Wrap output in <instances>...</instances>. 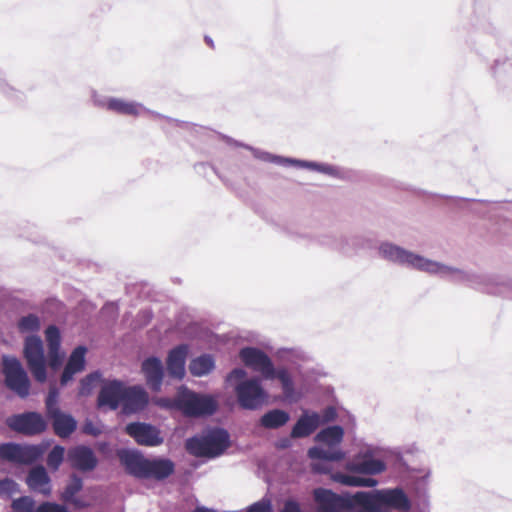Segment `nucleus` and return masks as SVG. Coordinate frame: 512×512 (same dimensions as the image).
I'll list each match as a JSON object with an SVG mask.
<instances>
[{"label": "nucleus", "mask_w": 512, "mask_h": 512, "mask_svg": "<svg viewBox=\"0 0 512 512\" xmlns=\"http://www.w3.org/2000/svg\"><path fill=\"white\" fill-rule=\"evenodd\" d=\"M181 342L167 352H199L204 349H234L235 352H297L294 348H275L266 336L248 330L216 334L196 322L176 325Z\"/></svg>", "instance_id": "f257e3e1"}, {"label": "nucleus", "mask_w": 512, "mask_h": 512, "mask_svg": "<svg viewBox=\"0 0 512 512\" xmlns=\"http://www.w3.org/2000/svg\"><path fill=\"white\" fill-rule=\"evenodd\" d=\"M432 275L483 293L512 298V280L502 275L460 269L438 261H435Z\"/></svg>", "instance_id": "f03ea898"}, {"label": "nucleus", "mask_w": 512, "mask_h": 512, "mask_svg": "<svg viewBox=\"0 0 512 512\" xmlns=\"http://www.w3.org/2000/svg\"><path fill=\"white\" fill-rule=\"evenodd\" d=\"M225 383L232 388L236 404L247 411H257L269 404V392L259 377H248L245 369L233 368L225 377Z\"/></svg>", "instance_id": "7ed1b4c3"}, {"label": "nucleus", "mask_w": 512, "mask_h": 512, "mask_svg": "<svg viewBox=\"0 0 512 512\" xmlns=\"http://www.w3.org/2000/svg\"><path fill=\"white\" fill-rule=\"evenodd\" d=\"M230 445V434L222 427L209 428L202 435L192 436L185 442L189 454L210 459L223 455Z\"/></svg>", "instance_id": "20e7f679"}, {"label": "nucleus", "mask_w": 512, "mask_h": 512, "mask_svg": "<svg viewBox=\"0 0 512 512\" xmlns=\"http://www.w3.org/2000/svg\"><path fill=\"white\" fill-rule=\"evenodd\" d=\"M245 366L260 374L262 380L278 379L285 399L295 400L294 381L284 367H276L269 354H239Z\"/></svg>", "instance_id": "39448f33"}, {"label": "nucleus", "mask_w": 512, "mask_h": 512, "mask_svg": "<svg viewBox=\"0 0 512 512\" xmlns=\"http://www.w3.org/2000/svg\"><path fill=\"white\" fill-rule=\"evenodd\" d=\"M379 256L395 265L413 269L432 275L435 261L413 251L407 250L389 241H383L378 246Z\"/></svg>", "instance_id": "423d86ee"}, {"label": "nucleus", "mask_w": 512, "mask_h": 512, "mask_svg": "<svg viewBox=\"0 0 512 512\" xmlns=\"http://www.w3.org/2000/svg\"><path fill=\"white\" fill-rule=\"evenodd\" d=\"M386 458L387 451L384 448L367 445L346 463V470L356 474L379 475L387 469Z\"/></svg>", "instance_id": "0eeeda50"}, {"label": "nucleus", "mask_w": 512, "mask_h": 512, "mask_svg": "<svg viewBox=\"0 0 512 512\" xmlns=\"http://www.w3.org/2000/svg\"><path fill=\"white\" fill-rule=\"evenodd\" d=\"M313 500L318 512H357L361 502V491L354 494H337L330 489L319 487L313 490Z\"/></svg>", "instance_id": "6e6552de"}, {"label": "nucleus", "mask_w": 512, "mask_h": 512, "mask_svg": "<svg viewBox=\"0 0 512 512\" xmlns=\"http://www.w3.org/2000/svg\"><path fill=\"white\" fill-rule=\"evenodd\" d=\"M361 500L371 501L375 506L386 511L408 512L412 507L411 499L400 486L361 491Z\"/></svg>", "instance_id": "1a4fd4ad"}, {"label": "nucleus", "mask_w": 512, "mask_h": 512, "mask_svg": "<svg viewBox=\"0 0 512 512\" xmlns=\"http://www.w3.org/2000/svg\"><path fill=\"white\" fill-rule=\"evenodd\" d=\"M181 412L192 418H205L214 415L219 409L217 398L212 394L197 393L182 387Z\"/></svg>", "instance_id": "9d476101"}, {"label": "nucleus", "mask_w": 512, "mask_h": 512, "mask_svg": "<svg viewBox=\"0 0 512 512\" xmlns=\"http://www.w3.org/2000/svg\"><path fill=\"white\" fill-rule=\"evenodd\" d=\"M2 372L5 386L15 392L19 397L29 395L30 380L21 362L15 357L3 354Z\"/></svg>", "instance_id": "9b49d317"}, {"label": "nucleus", "mask_w": 512, "mask_h": 512, "mask_svg": "<svg viewBox=\"0 0 512 512\" xmlns=\"http://www.w3.org/2000/svg\"><path fill=\"white\" fill-rule=\"evenodd\" d=\"M44 454V448L37 444L21 445L15 442L0 444V459L3 461L31 465L38 461Z\"/></svg>", "instance_id": "f8f14e48"}, {"label": "nucleus", "mask_w": 512, "mask_h": 512, "mask_svg": "<svg viewBox=\"0 0 512 512\" xmlns=\"http://www.w3.org/2000/svg\"><path fill=\"white\" fill-rule=\"evenodd\" d=\"M6 423L12 431L29 437L40 435L48 428L47 419L37 411L14 414Z\"/></svg>", "instance_id": "ddd939ff"}, {"label": "nucleus", "mask_w": 512, "mask_h": 512, "mask_svg": "<svg viewBox=\"0 0 512 512\" xmlns=\"http://www.w3.org/2000/svg\"><path fill=\"white\" fill-rule=\"evenodd\" d=\"M124 432L141 446L157 447L164 442L160 429L151 423L130 422L126 424Z\"/></svg>", "instance_id": "4468645a"}, {"label": "nucleus", "mask_w": 512, "mask_h": 512, "mask_svg": "<svg viewBox=\"0 0 512 512\" xmlns=\"http://www.w3.org/2000/svg\"><path fill=\"white\" fill-rule=\"evenodd\" d=\"M66 461L72 469L82 473L94 471L99 464L94 450L84 444L69 448L66 453Z\"/></svg>", "instance_id": "2eb2a0df"}, {"label": "nucleus", "mask_w": 512, "mask_h": 512, "mask_svg": "<svg viewBox=\"0 0 512 512\" xmlns=\"http://www.w3.org/2000/svg\"><path fill=\"white\" fill-rule=\"evenodd\" d=\"M125 390L126 385L122 380H103L97 396V407L117 410L122 405Z\"/></svg>", "instance_id": "dca6fc26"}, {"label": "nucleus", "mask_w": 512, "mask_h": 512, "mask_svg": "<svg viewBox=\"0 0 512 512\" xmlns=\"http://www.w3.org/2000/svg\"><path fill=\"white\" fill-rule=\"evenodd\" d=\"M307 455L312 460H318L311 464V470L315 474L334 473L329 462H339L345 459V452L341 449L326 450L321 446H312L308 449Z\"/></svg>", "instance_id": "f3484780"}, {"label": "nucleus", "mask_w": 512, "mask_h": 512, "mask_svg": "<svg viewBox=\"0 0 512 512\" xmlns=\"http://www.w3.org/2000/svg\"><path fill=\"white\" fill-rule=\"evenodd\" d=\"M116 455L128 475L143 480L148 458L140 450L121 448L117 450Z\"/></svg>", "instance_id": "a211bd4d"}, {"label": "nucleus", "mask_w": 512, "mask_h": 512, "mask_svg": "<svg viewBox=\"0 0 512 512\" xmlns=\"http://www.w3.org/2000/svg\"><path fill=\"white\" fill-rule=\"evenodd\" d=\"M149 402V394L141 385L126 386L122 412L125 415L140 413L148 407Z\"/></svg>", "instance_id": "6ab92c4d"}, {"label": "nucleus", "mask_w": 512, "mask_h": 512, "mask_svg": "<svg viewBox=\"0 0 512 512\" xmlns=\"http://www.w3.org/2000/svg\"><path fill=\"white\" fill-rule=\"evenodd\" d=\"M175 472L174 462L166 457L148 458L143 480L163 481Z\"/></svg>", "instance_id": "aec40b11"}, {"label": "nucleus", "mask_w": 512, "mask_h": 512, "mask_svg": "<svg viewBox=\"0 0 512 512\" xmlns=\"http://www.w3.org/2000/svg\"><path fill=\"white\" fill-rule=\"evenodd\" d=\"M320 427L319 413L303 410L290 431L292 439H302L312 435Z\"/></svg>", "instance_id": "412c9836"}, {"label": "nucleus", "mask_w": 512, "mask_h": 512, "mask_svg": "<svg viewBox=\"0 0 512 512\" xmlns=\"http://www.w3.org/2000/svg\"><path fill=\"white\" fill-rule=\"evenodd\" d=\"M50 422L52 430L56 436L62 439L69 438L77 429V420L70 413L62 410L54 411L53 414L46 416Z\"/></svg>", "instance_id": "4be33fe9"}, {"label": "nucleus", "mask_w": 512, "mask_h": 512, "mask_svg": "<svg viewBox=\"0 0 512 512\" xmlns=\"http://www.w3.org/2000/svg\"><path fill=\"white\" fill-rule=\"evenodd\" d=\"M146 383L154 391H160L164 377V367L161 360L156 356L147 358L142 364Z\"/></svg>", "instance_id": "5701e85b"}, {"label": "nucleus", "mask_w": 512, "mask_h": 512, "mask_svg": "<svg viewBox=\"0 0 512 512\" xmlns=\"http://www.w3.org/2000/svg\"><path fill=\"white\" fill-rule=\"evenodd\" d=\"M331 479L337 483L351 486V487H375L378 481L371 477V475L351 473L348 470L336 471L331 475Z\"/></svg>", "instance_id": "b1692460"}, {"label": "nucleus", "mask_w": 512, "mask_h": 512, "mask_svg": "<svg viewBox=\"0 0 512 512\" xmlns=\"http://www.w3.org/2000/svg\"><path fill=\"white\" fill-rule=\"evenodd\" d=\"M51 478L42 465L32 468L26 476V484L31 490L40 491L44 495H50L51 487L49 486Z\"/></svg>", "instance_id": "393cba45"}, {"label": "nucleus", "mask_w": 512, "mask_h": 512, "mask_svg": "<svg viewBox=\"0 0 512 512\" xmlns=\"http://www.w3.org/2000/svg\"><path fill=\"white\" fill-rule=\"evenodd\" d=\"M339 253L346 257L357 255L360 251L371 248V241L359 235H339Z\"/></svg>", "instance_id": "a878e982"}, {"label": "nucleus", "mask_w": 512, "mask_h": 512, "mask_svg": "<svg viewBox=\"0 0 512 512\" xmlns=\"http://www.w3.org/2000/svg\"><path fill=\"white\" fill-rule=\"evenodd\" d=\"M288 233L295 239V240H306L309 243H315L320 246L327 247L329 249H332L334 251L339 252V235L330 234V233H324V234H318V235H310L307 233H299L294 231H288Z\"/></svg>", "instance_id": "bb28decb"}, {"label": "nucleus", "mask_w": 512, "mask_h": 512, "mask_svg": "<svg viewBox=\"0 0 512 512\" xmlns=\"http://www.w3.org/2000/svg\"><path fill=\"white\" fill-rule=\"evenodd\" d=\"M290 414L280 408H273L263 413L259 418V426L275 430L285 426L290 421Z\"/></svg>", "instance_id": "cd10ccee"}, {"label": "nucleus", "mask_w": 512, "mask_h": 512, "mask_svg": "<svg viewBox=\"0 0 512 512\" xmlns=\"http://www.w3.org/2000/svg\"><path fill=\"white\" fill-rule=\"evenodd\" d=\"M344 437V429L340 425H331L321 429L314 437L318 443L325 444L328 450H335L334 447L339 445Z\"/></svg>", "instance_id": "c85d7f7f"}, {"label": "nucleus", "mask_w": 512, "mask_h": 512, "mask_svg": "<svg viewBox=\"0 0 512 512\" xmlns=\"http://www.w3.org/2000/svg\"><path fill=\"white\" fill-rule=\"evenodd\" d=\"M85 355L86 354H70V357L68 358L60 376L61 386H66L74 378L76 373H79L85 369Z\"/></svg>", "instance_id": "c756f323"}, {"label": "nucleus", "mask_w": 512, "mask_h": 512, "mask_svg": "<svg viewBox=\"0 0 512 512\" xmlns=\"http://www.w3.org/2000/svg\"><path fill=\"white\" fill-rule=\"evenodd\" d=\"M27 359L28 368L35 379L39 383L47 380V357L46 354H24Z\"/></svg>", "instance_id": "7c9ffc66"}, {"label": "nucleus", "mask_w": 512, "mask_h": 512, "mask_svg": "<svg viewBox=\"0 0 512 512\" xmlns=\"http://www.w3.org/2000/svg\"><path fill=\"white\" fill-rule=\"evenodd\" d=\"M222 138L225 140V142L228 145H233V146H236V147H241V148H244V149H247V150L251 151L253 156L256 159H258V160H261L263 162H268V163H274V164H277V165L281 166L282 156H280V155H275V154H272L270 152H267V151L255 148V147L250 146L248 144L239 142V141H237V140H235V139H233V138H231L229 136H226V135H222Z\"/></svg>", "instance_id": "2f4dec72"}, {"label": "nucleus", "mask_w": 512, "mask_h": 512, "mask_svg": "<svg viewBox=\"0 0 512 512\" xmlns=\"http://www.w3.org/2000/svg\"><path fill=\"white\" fill-rule=\"evenodd\" d=\"M141 109H143V105L141 103L126 101L121 98L113 97L110 98L108 102V110L120 115L137 116Z\"/></svg>", "instance_id": "473e14b6"}, {"label": "nucleus", "mask_w": 512, "mask_h": 512, "mask_svg": "<svg viewBox=\"0 0 512 512\" xmlns=\"http://www.w3.org/2000/svg\"><path fill=\"white\" fill-rule=\"evenodd\" d=\"M215 367V361L211 354H200L191 360L188 369L191 375L202 377L210 373Z\"/></svg>", "instance_id": "72a5a7b5"}, {"label": "nucleus", "mask_w": 512, "mask_h": 512, "mask_svg": "<svg viewBox=\"0 0 512 512\" xmlns=\"http://www.w3.org/2000/svg\"><path fill=\"white\" fill-rule=\"evenodd\" d=\"M188 354H168L166 361L168 375L181 380L185 376L186 356Z\"/></svg>", "instance_id": "f704fd0d"}, {"label": "nucleus", "mask_w": 512, "mask_h": 512, "mask_svg": "<svg viewBox=\"0 0 512 512\" xmlns=\"http://www.w3.org/2000/svg\"><path fill=\"white\" fill-rule=\"evenodd\" d=\"M47 352H61L62 334L59 327L49 324L44 330Z\"/></svg>", "instance_id": "c9c22d12"}, {"label": "nucleus", "mask_w": 512, "mask_h": 512, "mask_svg": "<svg viewBox=\"0 0 512 512\" xmlns=\"http://www.w3.org/2000/svg\"><path fill=\"white\" fill-rule=\"evenodd\" d=\"M83 486V479L77 473H71L63 491L60 493V499L62 501L71 499L83 489Z\"/></svg>", "instance_id": "e433bc0d"}, {"label": "nucleus", "mask_w": 512, "mask_h": 512, "mask_svg": "<svg viewBox=\"0 0 512 512\" xmlns=\"http://www.w3.org/2000/svg\"><path fill=\"white\" fill-rule=\"evenodd\" d=\"M65 459V448L62 445L56 444L48 452L46 457V464L52 471H58L61 464Z\"/></svg>", "instance_id": "4c0bfd02"}, {"label": "nucleus", "mask_w": 512, "mask_h": 512, "mask_svg": "<svg viewBox=\"0 0 512 512\" xmlns=\"http://www.w3.org/2000/svg\"><path fill=\"white\" fill-rule=\"evenodd\" d=\"M40 328V318L34 313H29L25 316H22L18 320V329L20 330V332H30L32 334H35L40 330Z\"/></svg>", "instance_id": "58836bf2"}, {"label": "nucleus", "mask_w": 512, "mask_h": 512, "mask_svg": "<svg viewBox=\"0 0 512 512\" xmlns=\"http://www.w3.org/2000/svg\"><path fill=\"white\" fill-rule=\"evenodd\" d=\"M101 380H102V373L99 370H95V371L87 374L80 381L79 395L80 396L90 395L95 387V384Z\"/></svg>", "instance_id": "ea45409f"}, {"label": "nucleus", "mask_w": 512, "mask_h": 512, "mask_svg": "<svg viewBox=\"0 0 512 512\" xmlns=\"http://www.w3.org/2000/svg\"><path fill=\"white\" fill-rule=\"evenodd\" d=\"M14 512H36V502L31 496H20L11 503Z\"/></svg>", "instance_id": "a19ab883"}, {"label": "nucleus", "mask_w": 512, "mask_h": 512, "mask_svg": "<svg viewBox=\"0 0 512 512\" xmlns=\"http://www.w3.org/2000/svg\"><path fill=\"white\" fill-rule=\"evenodd\" d=\"M22 352H45L41 337L37 334L26 336Z\"/></svg>", "instance_id": "79ce46f5"}, {"label": "nucleus", "mask_w": 512, "mask_h": 512, "mask_svg": "<svg viewBox=\"0 0 512 512\" xmlns=\"http://www.w3.org/2000/svg\"><path fill=\"white\" fill-rule=\"evenodd\" d=\"M59 390L56 386H51L45 399L46 416L53 414L54 411L61 410L58 406Z\"/></svg>", "instance_id": "37998d69"}, {"label": "nucleus", "mask_w": 512, "mask_h": 512, "mask_svg": "<svg viewBox=\"0 0 512 512\" xmlns=\"http://www.w3.org/2000/svg\"><path fill=\"white\" fill-rule=\"evenodd\" d=\"M181 400H182V388L178 391V393L174 399L161 397V398L155 399L154 403L157 406L164 408V409H175V410L181 411L182 410V406L180 404Z\"/></svg>", "instance_id": "c03bdc74"}, {"label": "nucleus", "mask_w": 512, "mask_h": 512, "mask_svg": "<svg viewBox=\"0 0 512 512\" xmlns=\"http://www.w3.org/2000/svg\"><path fill=\"white\" fill-rule=\"evenodd\" d=\"M153 318V313L151 309H142L140 310L134 320L131 323V327L133 330H139L147 326Z\"/></svg>", "instance_id": "a18cd8bd"}, {"label": "nucleus", "mask_w": 512, "mask_h": 512, "mask_svg": "<svg viewBox=\"0 0 512 512\" xmlns=\"http://www.w3.org/2000/svg\"><path fill=\"white\" fill-rule=\"evenodd\" d=\"M311 170L319 173H323L332 177H339L340 171L338 167L322 162L312 161Z\"/></svg>", "instance_id": "49530a36"}, {"label": "nucleus", "mask_w": 512, "mask_h": 512, "mask_svg": "<svg viewBox=\"0 0 512 512\" xmlns=\"http://www.w3.org/2000/svg\"><path fill=\"white\" fill-rule=\"evenodd\" d=\"M36 512H70V510L64 504L44 501L37 506Z\"/></svg>", "instance_id": "de8ad7c7"}, {"label": "nucleus", "mask_w": 512, "mask_h": 512, "mask_svg": "<svg viewBox=\"0 0 512 512\" xmlns=\"http://www.w3.org/2000/svg\"><path fill=\"white\" fill-rule=\"evenodd\" d=\"M244 512H273V505L270 499L264 497L249 505Z\"/></svg>", "instance_id": "09e8293b"}, {"label": "nucleus", "mask_w": 512, "mask_h": 512, "mask_svg": "<svg viewBox=\"0 0 512 512\" xmlns=\"http://www.w3.org/2000/svg\"><path fill=\"white\" fill-rule=\"evenodd\" d=\"M18 490L19 485L12 478L5 477L3 479H0V494L11 496L14 493L18 492Z\"/></svg>", "instance_id": "8fccbe9b"}, {"label": "nucleus", "mask_w": 512, "mask_h": 512, "mask_svg": "<svg viewBox=\"0 0 512 512\" xmlns=\"http://www.w3.org/2000/svg\"><path fill=\"white\" fill-rule=\"evenodd\" d=\"M312 161L282 156L281 166H294L311 170Z\"/></svg>", "instance_id": "3c124183"}, {"label": "nucleus", "mask_w": 512, "mask_h": 512, "mask_svg": "<svg viewBox=\"0 0 512 512\" xmlns=\"http://www.w3.org/2000/svg\"><path fill=\"white\" fill-rule=\"evenodd\" d=\"M67 354H46L47 357V366H49L53 371H58L66 358Z\"/></svg>", "instance_id": "603ef678"}, {"label": "nucleus", "mask_w": 512, "mask_h": 512, "mask_svg": "<svg viewBox=\"0 0 512 512\" xmlns=\"http://www.w3.org/2000/svg\"><path fill=\"white\" fill-rule=\"evenodd\" d=\"M338 414L333 406L325 407L321 413H319L320 426L334 421Z\"/></svg>", "instance_id": "864d4df0"}, {"label": "nucleus", "mask_w": 512, "mask_h": 512, "mask_svg": "<svg viewBox=\"0 0 512 512\" xmlns=\"http://www.w3.org/2000/svg\"><path fill=\"white\" fill-rule=\"evenodd\" d=\"M82 432L87 435L97 437L101 434V430L97 428L90 419H86L82 425Z\"/></svg>", "instance_id": "5fc2aeb1"}, {"label": "nucleus", "mask_w": 512, "mask_h": 512, "mask_svg": "<svg viewBox=\"0 0 512 512\" xmlns=\"http://www.w3.org/2000/svg\"><path fill=\"white\" fill-rule=\"evenodd\" d=\"M93 104L99 108H106L108 110V102L111 97L98 94L96 91L92 92Z\"/></svg>", "instance_id": "6e6d98bb"}, {"label": "nucleus", "mask_w": 512, "mask_h": 512, "mask_svg": "<svg viewBox=\"0 0 512 512\" xmlns=\"http://www.w3.org/2000/svg\"><path fill=\"white\" fill-rule=\"evenodd\" d=\"M357 512H388L375 506L371 501L361 500Z\"/></svg>", "instance_id": "4d7b16f0"}, {"label": "nucleus", "mask_w": 512, "mask_h": 512, "mask_svg": "<svg viewBox=\"0 0 512 512\" xmlns=\"http://www.w3.org/2000/svg\"><path fill=\"white\" fill-rule=\"evenodd\" d=\"M280 512H303L299 502L294 499H288L284 502V505Z\"/></svg>", "instance_id": "13d9d810"}, {"label": "nucleus", "mask_w": 512, "mask_h": 512, "mask_svg": "<svg viewBox=\"0 0 512 512\" xmlns=\"http://www.w3.org/2000/svg\"><path fill=\"white\" fill-rule=\"evenodd\" d=\"M63 502L66 504L73 505V507L78 510L86 509L90 506V504L87 501L78 498L77 496H73L71 499L64 500Z\"/></svg>", "instance_id": "bf43d9fd"}, {"label": "nucleus", "mask_w": 512, "mask_h": 512, "mask_svg": "<svg viewBox=\"0 0 512 512\" xmlns=\"http://www.w3.org/2000/svg\"><path fill=\"white\" fill-rule=\"evenodd\" d=\"M417 497L419 499H422L423 501V504L427 505L428 504V496H427V487H426V482L424 479H422L419 483H418V487H417Z\"/></svg>", "instance_id": "052dcab7"}, {"label": "nucleus", "mask_w": 512, "mask_h": 512, "mask_svg": "<svg viewBox=\"0 0 512 512\" xmlns=\"http://www.w3.org/2000/svg\"><path fill=\"white\" fill-rule=\"evenodd\" d=\"M101 315H102V317L108 316L112 319H115V317L117 316V306L113 303L106 304L101 309Z\"/></svg>", "instance_id": "680f3d73"}, {"label": "nucleus", "mask_w": 512, "mask_h": 512, "mask_svg": "<svg viewBox=\"0 0 512 512\" xmlns=\"http://www.w3.org/2000/svg\"><path fill=\"white\" fill-rule=\"evenodd\" d=\"M142 110H144V111L148 112L149 114H151L152 116H154V117H156V118L166 119L167 121H169V122H171V123H176L177 125H178V124H180V123H182L181 121H179V120H177V119H173V118H171V117L165 116V115L160 114V113H158V112H156V111H151V110H149V109L145 108L144 106H143V109H142Z\"/></svg>", "instance_id": "e2e57ef3"}, {"label": "nucleus", "mask_w": 512, "mask_h": 512, "mask_svg": "<svg viewBox=\"0 0 512 512\" xmlns=\"http://www.w3.org/2000/svg\"><path fill=\"white\" fill-rule=\"evenodd\" d=\"M291 439H292L291 437L280 438L276 443V447L279 449H282V450L290 448L292 446Z\"/></svg>", "instance_id": "0e129e2a"}, {"label": "nucleus", "mask_w": 512, "mask_h": 512, "mask_svg": "<svg viewBox=\"0 0 512 512\" xmlns=\"http://www.w3.org/2000/svg\"><path fill=\"white\" fill-rule=\"evenodd\" d=\"M193 512H217V510L203 505H198L194 508Z\"/></svg>", "instance_id": "69168bd1"}, {"label": "nucleus", "mask_w": 512, "mask_h": 512, "mask_svg": "<svg viewBox=\"0 0 512 512\" xmlns=\"http://www.w3.org/2000/svg\"><path fill=\"white\" fill-rule=\"evenodd\" d=\"M71 352H89V351L85 345H78V346L74 347Z\"/></svg>", "instance_id": "338daca9"}, {"label": "nucleus", "mask_w": 512, "mask_h": 512, "mask_svg": "<svg viewBox=\"0 0 512 512\" xmlns=\"http://www.w3.org/2000/svg\"><path fill=\"white\" fill-rule=\"evenodd\" d=\"M205 42L210 46V47H214V42L213 40L209 37V36H205Z\"/></svg>", "instance_id": "774afa93"}]
</instances>
